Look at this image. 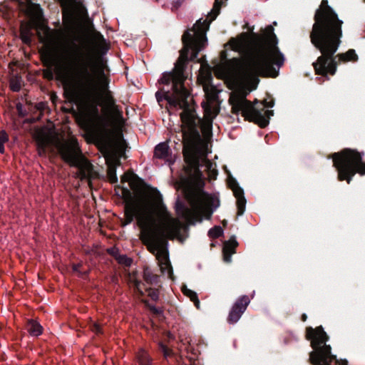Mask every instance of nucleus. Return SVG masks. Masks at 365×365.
Masks as SVG:
<instances>
[{
	"mask_svg": "<svg viewBox=\"0 0 365 365\" xmlns=\"http://www.w3.org/2000/svg\"><path fill=\"white\" fill-rule=\"evenodd\" d=\"M36 32L44 44L40 51L42 62L46 66L43 76L51 80L55 73L56 78L62 81L66 98L76 104V120L86 131L87 138L99 142L103 140L108 124L121 127L122 112L108 89L109 80L104 71V63L98 62L93 68L97 98L89 89L79 85L75 75L76 66L64 39L65 32L61 29H50L43 23L37 25Z\"/></svg>",
	"mask_w": 365,
	"mask_h": 365,
	"instance_id": "f257e3e1",
	"label": "nucleus"
},
{
	"mask_svg": "<svg viewBox=\"0 0 365 365\" xmlns=\"http://www.w3.org/2000/svg\"><path fill=\"white\" fill-rule=\"evenodd\" d=\"M122 182H128L133 192L130 196L127 188H122L125 200L124 219L121 225L130 224L134 219L140 228V239L148 250L155 255L162 273L172 277L173 269L168 256L167 240H180L184 224L168 212L160 202L158 194L148 187L144 182L133 172L128 171L121 177Z\"/></svg>",
	"mask_w": 365,
	"mask_h": 365,
	"instance_id": "f03ea898",
	"label": "nucleus"
},
{
	"mask_svg": "<svg viewBox=\"0 0 365 365\" xmlns=\"http://www.w3.org/2000/svg\"><path fill=\"white\" fill-rule=\"evenodd\" d=\"M229 43L242 58H232L225 65L216 66L214 73L232 88L249 84L253 82L254 76L267 75L273 65L280 68L284 64V57L277 46L275 37L242 33Z\"/></svg>",
	"mask_w": 365,
	"mask_h": 365,
	"instance_id": "7ed1b4c3",
	"label": "nucleus"
},
{
	"mask_svg": "<svg viewBox=\"0 0 365 365\" xmlns=\"http://www.w3.org/2000/svg\"><path fill=\"white\" fill-rule=\"evenodd\" d=\"M343 21L322 0L314 15V23L310 33V40L321 55L312 63L314 72L322 76H334L338 65L356 61L358 56L354 49L335 55L343 36Z\"/></svg>",
	"mask_w": 365,
	"mask_h": 365,
	"instance_id": "20e7f679",
	"label": "nucleus"
},
{
	"mask_svg": "<svg viewBox=\"0 0 365 365\" xmlns=\"http://www.w3.org/2000/svg\"><path fill=\"white\" fill-rule=\"evenodd\" d=\"M220 1L215 0L212 9L208 14L207 18L204 20L197 21L193 26L191 31H186L182 37L184 45L180 51V57L172 72L165 73L159 82L162 84H173V91L179 93L180 98H188L189 91L184 86V67L187 61V53L190 49L192 51L190 60L197 57L198 53L204 49L207 45L206 32L209 29L210 23L215 20L220 13Z\"/></svg>",
	"mask_w": 365,
	"mask_h": 365,
	"instance_id": "39448f33",
	"label": "nucleus"
},
{
	"mask_svg": "<svg viewBox=\"0 0 365 365\" xmlns=\"http://www.w3.org/2000/svg\"><path fill=\"white\" fill-rule=\"evenodd\" d=\"M34 138L39 155H45L47 148L54 146L65 163L78 169L76 177L81 180H87L91 184V180L96 176V173L92 164L83 154L78 141L73 135L61 138L53 129L43 126L35 130Z\"/></svg>",
	"mask_w": 365,
	"mask_h": 365,
	"instance_id": "423d86ee",
	"label": "nucleus"
},
{
	"mask_svg": "<svg viewBox=\"0 0 365 365\" xmlns=\"http://www.w3.org/2000/svg\"><path fill=\"white\" fill-rule=\"evenodd\" d=\"M64 39L69 48L67 49L76 66L75 75L79 85L93 93V78L88 68L93 56L104 53L108 51L105 39L102 36L85 38L80 40L78 45L71 41L66 34Z\"/></svg>",
	"mask_w": 365,
	"mask_h": 365,
	"instance_id": "0eeeda50",
	"label": "nucleus"
},
{
	"mask_svg": "<svg viewBox=\"0 0 365 365\" xmlns=\"http://www.w3.org/2000/svg\"><path fill=\"white\" fill-rule=\"evenodd\" d=\"M257 76H254L253 82L249 84H240L235 87V90L230 93L229 103L233 114H240L245 120L264 127L268 123L267 119L273 115V111L269 110H258L247 99V95L257 88L259 82Z\"/></svg>",
	"mask_w": 365,
	"mask_h": 365,
	"instance_id": "6e6552de",
	"label": "nucleus"
},
{
	"mask_svg": "<svg viewBox=\"0 0 365 365\" xmlns=\"http://www.w3.org/2000/svg\"><path fill=\"white\" fill-rule=\"evenodd\" d=\"M306 339L310 341L313 349L309 359L312 365H348L346 360H338L331 354V346L327 344L329 336L322 326L307 327Z\"/></svg>",
	"mask_w": 365,
	"mask_h": 365,
	"instance_id": "1a4fd4ad",
	"label": "nucleus"
},
{
	"mask_svg": "<svg viewBox=\"0 0 365 365\" xmlns=\"http://www.w3.org/2000/svg\"><path fill=\"white\" fill-rule=\"evenodd\" d=\"M205 148H201L200 146H191L188 148L184 149V158L186 163L185 167V173L187 175L190 182L198 184L202 180V173L199 167H205L208 173L210 178H215L217 171L215 169V165L207 159V155L208 153V143L206 140L203 141Z\"/></svg>",
	"mask_w": 365,
	"mask_h": 365,
	"instance_id": "9d476101",
	"label": "nucleus"
},
{
	"mask_svg": "<svg viewBox=\"0 0 365 365\" xmlns=\"http://www.w3.org/2000/svg\"><path fill=\"white\" fill-rule=\"evenodd\" d=\"M364 155V153L350 148L332 154L333 165L338 172L339 181L346 180L349 184L356 173L365 175V162L362 161Z\"/></svg>",
	"mask_w": 365,
	"mask_h": 365,
	"instance_id": "9b49d317",
	"label": "nucleus"
},
{
	"mask_svg": "<svg viewBox=\"0 0 365 365\" xmlns=\"http://www.w3.org/2000/svg\"><path fill=\"white\" fill-rule=\"evenodd\" d=\"M186 198L190 208L178 202L175 206L177 215L188 223L201 221V217L210 211L212 197L200 189L193 188L186 191Z\"/></svg>",
	"mask_w": 365,
	"mask_h": 365,
	"instance_id": "f8f14e48",
	"label": "nucleus"
},
{
	"mask_svg": "<svg viewBox=\"0 0 365 365\" xmlns=\"http://www.w3.org/2000/svg\"><path fill=\"white\" fill-rule=\"evenodd\" d=\"M188 103L184 108L180 114V119L182 121L181 130L182 133L184 149L188 148L191 146H200V149L204 148L205 144L203 143L205 139H202L199 133L196 129L195 116L194 111L188 108Z\"/></svg>",
	"mask_w": 365,
	"mask_h": 365,
	"instance_id": "ddd939ff",
	"label": "nucleus"
},
{
	"mask_svg": "<svg viewBox=\"0 0 365 365\" xmlns=\"http://www.w3.org/2000/svg\"><path fill=\"white\" fill-rule=\"evenodd\" d=\"M205 94V101L202 103L204 109L203 130H210L212 120L217 116L220 108L217 105L219 90L212 83L202 86Z\"/></svg>",
	"mask_w": 365,
	"mask_h": 365,
	"instance_id": "4468645a",
	"label": "nucleus"
},
{
	"mask_svg": "<svg viewBox=\"0 0 365 365\" xmlns=\"http://www.w3.org/2000/svg\"><path fill=\"white\" fill-rule=\"evenodd\" d=\"M250 302V299L247 295H242L239 297L234 303L229 312L227 322L230 324H235L238 322L242 314L246 310Z\"/></svg>",
	"mask_w": 365,
	"mask_h": 365,
	"instance_id": "2eb2a0df",
	"label": "nucleus"
},
{
	"mask_svg": "<svg viewBox=\"0 0 365 365\" xmlns=\"http://www.w3.org/2000/svg\"><path fill=\"white\" fill-rule=\"evenodd\" d=\"M155 97L158 103L163 100H166L170 105L173 107L184 108L187 104V98H180L179 93H173L170 94L168 92L158 91L155 93Z\"/></svg>",
	"mask_w": 365,
	"mask_h": 365,
	"instance_id": "dca6fc26",
	"label": "nucleus"
},
{
	"mask_svg": "<svg viewBox=\"0 0 365 365\" xmlns=\"http://www.w3.org/2000/svg\"><path fill=\"white\" fill-rule=\"evenodd\" d=\"M154 157L163 160L165 163H168V165H172L175 161V157L173 155L166 143H160L155 146Z\"/></svg>",
	"mask_w": 365,
	"mask_h": 365,
	"instance_id": "f3484780",
	"label": "nucleus"
},
{
	"mask_svg": "<svg viewBox=\"0 0 365 365\" xmlns=\"http://www.w3.org/2000/svg\"><path fill=\"white\" fill-rule=\"evenodd\" d=\"M231 188L237 199V215H241L244 213L246 206V200L244 197L243 190L237 184L232 185Z\"/></svg>",
	"mask_w": 365,
	"mask_h": 365,
	"instance_id": "a211bd4d",
	"label": "nucleus"
},
{
	"mask_svg": "<svg viewBox=\"0 0 365 365\" xmlns=\"http://www.w3.org/2000/svg\"><path fill=\"white\" fill-rule=\"evenodd\" d=\"M237 245L238 243L234 237L230 238L224 243L222 249L224 261L227 262L231 261V257L235 252Z\"/></svg>",
	"mask_w": 365,
	"mask_h": 365,
	"instance_id": "6ab92c4d",
	"label": "nucleus"
},
{
	"mask_svg": "<svg viewBox=\"0 0 365 365\" xmlns=\"http://www.w3.org/2000/svg\"><path fill=\"white\" fill-rule=\"evenodd\" d=\"M34 25L32 22L23 23L20 28V37L21 41L26 43L29 44L31 42L33 36L32 30Z\"/></svg>",
	"mask_w": 365,
	"mask_h": 365,
	"instance_id": "aec40b11",
	"label": "nucleus"
},
{
	"mask_svg": "<svg viewBox=\"0 0 365 365\" xmlns=\"http://www.w3.org/2000/svg\"><path fill=\"white\" fill-rule=\"evenodd\" d=\"M212 78L210 68L207 66L202 64L197 76L198 83L203 86L211 83Z\"/></svg>",
	"mask_w": 365,
	"mask_h": 365,
	"instance_id": "412c9836",
	"label": "nucleus"
},
{
	"mask_svg": "<svg viewBox=\"0 0 365 365\" xmlns=\"http://www.w3.org/2000/svg\"><path fill=\"white\" fill-rule=\"evenodd\" d=\"M27 330L31 335L38 336L42 334L43 328L36 321L30 320L27 324Z\"/></svg>",
	"mask_w": 365,
	"mask_h": 365,
	"instance_id": "4be33fe9",
	"label": "nucleus"
},
{
	"mask_svg": "<svg viewBox=\"0 0 365 365\" xmlns=\"http://www.w3.org/2000/svg\"><path fill=\"white\" fill-rule=\"evenodd\" d=\"M105 160L108 167L120 165L119 157L114 152H107L105 154Z\"/></svg>",
	"mask_w": 365,
	"mask_h": 365,
	"instance_id": "5701e85b",
	"label": "nucleus"
},
{
	"mask_svg": "<svg viewBox=\"0 0 365 365\" xmlns=\"http://www.w3.org/2000/svg\"><path fill=\"white\" fill-rule=\"evenodd\" d=\"M182 292L186 297L190 298V299L194 303L197 309H200V301L198 299L197 294L194 291L189 289L187 288H185L182 289Z\"/></svg>",
	"mask_w": 365,
	"mask_h": 365,
	"instance_id": "b1692460",
	"label": "nucleus"
},
{
	"mask_svg": "<svg viewBox=\"0 0 365 365\" xmlns=\"http://www.w3.org/2000/svg\"><path fill=\"white\" fill-rule=\"evenodd\" d=\"M136 357L141 365H151L148 354L145 350H140Z\"/></svg>",
	"mask_w": 365,
	"mask_h": 365,
	"instance_id": "393cba45",
	"label": "nucleus"
},
{
	"mask_svg": "<svg viewBox=\"0 0 365 365\" xmlns=\"http://www.w3.org/2000/svg\"><path fill=\"white\" fill-rule=\"evenodd\" d=\"M128 280L130 285H133L140 294H143V289L141 288L142 283L137 279L134 273L129 275Z\"/></svg>",
	"mask_w": 365,
	"mask_h": 365,
	"instance_id": "a878e982",
	"label": "nucleus"
},
{
	"mask_svg": "<svg viewBox=\"0 0 365 365\" xmlns=\"http://www.w3.org/2000/svg\"><path fill=\"white\" fill-rule=\"evenodd\" d=\"M116 168L117 166L108 167L107 177L110 183H115L118 181Z\"/></svg>",
	"mask_w": 365,
	"mask_h": 365,
	"instance_id": "bb28decb",
	"label": "nucleus"
},
{
	"mask_svg": "<svg viewBox=\"0 0 365 365\" xmlns=\"http://www.w3.org/2000/svg\"><path fill=\"white\" fill-rule=\"evenodd\" d=\"M223 234V230L221 227L215 226L211 228L208 232V235L212 239H217Z\"/></svg>",
	"mask_w": 365,
	"mask_h": 365,
	"instance_id": "cd10ccee",
	"label": "nucleus"
},
{
	"mask_svg": "<svg viewBox=\"0 0 365 365\" xmlns=\"http://www.w3.org/2000/svg\"><path fill=\"white\" fill-rule=\"evenodd\" d=\"M10 88L11 91L17 92L21 89V79L18 77L12 78L10 80Z\"/></svg>",
	"mask_w": 365,
	"mask_h": 365,
	"instance_id": "c85d7f7f",
	"label": "nucleus"
},
{
	"mask_svg": "<svg viewBox=\"0 0 365 365\" xmlns=\"http://www.w3.org/2000/svg\"><path fill=\"white\" fill-rule=\"evenodd\" d=\"M9 140V136L5 130L0 131V153H4L5 151L4 143Z\"/></svg>",
	"mask_w": 365,
	"mask_h": 365,
	"instance_id": "c756f323",
	"label": "nucleus"
},
{
	"mask_svg": "<svg viewBox=\"0 0 365 365\" xmlns=\"http://www.w3.org/2000/svg\"><path fill=\"white\" fill-rule=\"evenodd\" d=\"M118 262L120 264H123L125 266H130L132 263V259L125 255L120 256L118 259Z\"/></svg>",
	"mask_w": 365,
	"mask_h": 365,
	"instance_id": "7c9ffc66",
	"label": "nucleus"
},
{
	"mask_svg": "<svg viewBox=\"0 0 365 365\" xmlns=\"http://www.w3.org/2000/svg\"><path fill=\"white\" fill-rule=\"evenodd\" d=\"M91 329L93 332H94L95 334H101V326L97 324V323H93L91 326Z\"/></svg>",
	"mask_w": 365,
	"mask_h": 365,
	"instance_id": "2f4dec72",
	"label": "nucleus"
},
{
	"mask_svg": "<svg viewBox=\"0 0 365 365\" xmlns=\"http://www.w3.org/2000/svg\"><path fill=\"white\" fill-rule=\"evenodd\" d=\"M32 9L34 10V16L38 18V17H40L41 16V11H40V8L38 6H32Z\"/></svg>",
	"mask_w": 365,
	"mask_h": 365,
	"instance_id": "473e14b6",
	"label": "nucleus"
},
{
	"mask_svg": "<svg viewBox=\"0 0 365 365\" xmlns=\"http://www.w3.org/2000/svg\"><path fill=\"white\" fill-rule=\"evenodd\" d=\"M161 348L163 349V351L164 353L165 356L167 357V356H169L170 355L171 351L168 348L165 347L163 345H161Z\"/></svg>",
	"mask_w": 365,
	"mask_h": 365,
	"instance_id": "72a5a7b5",
	"label": "nucleus"
},
{
	"mask_svg": "<svg viewBox=\"0 0 365 365\" xmlns=\"http://www.w3.org/2000/svg\"><path fill=\"white\" fill-rule=\"evenodd\" d=\"M274 106V102L272 100H270L269 101H264V106L267 108H272Z\"/></svg>",
	"mask_w": 365,
	"mask_h": 365,
	"instance_id": "f704fd0d",
	"label": "nucleus"
},
{
	"mask_svg": "<svg viewBox=\"0 0 365 365\" xmlns=\"http://www.w3.org/2000/svg\"><path fill=\"white\" fill-rule=\"evenodd\" d=\"M46 106V103H44V102H41V103H38L37 105H36V108L38 110H43Z\"/></svg>",
	"mask_w": 365,
	"mask_h": 365,
	"instance_id": "c9c22d12",
	"label": "nucleus"
},
{
	"mask_svg": "<svg viewBox=\"0 0 365 365\" xmlns=\"http://www.w3.org/2000/svg\"><path fill=\"white\" fill-rule=\"evenodd\" d=\"M81 264H73V270L74 272H78V273H81V271H80V267H81Z\"/></svg>",
	"mask_w": 365,
	"mask_h": 365,
	"instance_id": "e433bc0d",
	"label": "nucleus"
},
{
	"mask_svg": "<svg viewBox=\"0 0 365 365\" xmlns=\"http://www.w3.org/2000/svg\"><path fill=\"white\" fill-rule=\"evenodd\" d=\"M302 320L303 322H305V321L307 320V315H306L305 314H303L302 315Z\"/></svg>",
	"mask_w": 365,
	"mask_h": 365,
	"instance_id": "4c0bfd02",
	"label": "nucleus"
},
{
	"mask_svg": "<svg viewBox=\"0 0 365 365\" xmlns=\"http://www.w3.org/2000/svg\"><path fill=\"white\" fill-rule=\"evenodd\" d=\"M151 297L153 299H156L158 297L157 294H152Z\"/></svg>",
	"mask_w": 365,
	"mask_h": 365,
	"instance_id": "58836bf2",
	"label": "nucleus"
}]
</instances>
